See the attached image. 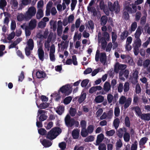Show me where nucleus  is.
Here are the masks:
<instances>
[{"label":"nucleus","mask_w":150,"mask_h":150,"mask_svg":"<svg viewBox=\"0 0 150 150\" xmlns=\"http://www.w3.org/2000/svg\"><path fill=\"white\" fill-rule=\"evenodd\" d=\"M61 129L59 127H54L52 128L47 133L46 138L52 140L55 138L57 135L62 132Z\"/></svg>","instance_id":"1"},{"label":"nucleus","mask_w":150,"mask_h":150,"mask_svg":"<svg viewBox=\"0 0 150 150\" xmlns=\"http://www.w3.org/2000/svg\"><path fill=\"white\" fill-rule=\"evenodd\" d=\"M65 123L66 125L68 127H71L74 126L77 127L79 125V122L75 120L73 118H71L70 115L68 114L64 118Z\"/></svg>","instance_id":"2"},{"label":"nucleus","mask_w":150,"mask_h":150,"mask_svg":"<svg viewBox=\"0 0 150 150\" xmlns=\"http://www.w3.org/2000/svg\"><path fill=\"white\" fill-rule=\"evenodd\" d=\"M132 99L131 98H127L124 96H121L119 100V103L121 105H124V108L125 109L127 108L131 104Z\"/></svg>","instance_id":"3"},{"label":"nucleus","mask_w":150,"mask_h":150,"mask_svg":"<svg viewBox=\"0 0 150 150\" xmlns=\"http://www.w3.org/2000/svg\"><path fill=\"white\" fill-rule=\"evenodd\" d=\"M108 6L110 11L113 12L115 11L116 13H117L120 11V7L117 1L116 3L115 1L113 4L111 2H109Z\"/></svg>","instance_id":"4"},{"label":"nucleus","mask_w":150,"mask_h":150,"mask_svg":"<svg viewBox=\"0 0 150 150\" xmlns=\"http://www.w3.org/2000/svg\"><path fill=\"white\" fill-rule=\"evenodd\" d=\"M59 92L66 95L68 96L71 93L72 90L71 89L69 85L67 84L61 87L59 90Z\"/></svg>","instance_id":"5"},{"label":"nucleus","mask_w":150,"mask_h":150,"mask_svg":"<svg viewBox=\"0 0 150 150\" xmlns=\"http://www.w3.org/2000/svg\"><path fill=\"white\" fill-rule=\"evenodd\" d=\"M36 13V9L35 7L32 6L30 7L25 13L27 18H28L29 20L35 15Z\"/></svg>","instance_id":"6"},{"label":"nucleus","mask_w":150,"mask_h":150,"mask_svg":"<svg viewBox=\"0 0 150 150\" xmlns=\"http://www.w3.org/2000/svg\"><path fill=\"white\" fill-rule=\"evenodd\" d=\"M142 27L139 26L134 34V37L136 39L134 40V42L141 43V40L140 38V37L142 33Z\"/></svg>","instance_id":"7"},{"label":"nucleus","mask_w":150,"mask_h":150,"mask_svg":"<svg viewBox=\"0 0 150 150\" xmlns=\"http://www.w3.org/2000/svg\"><path fill=\"white\" fill-rule=\"evenodd\" d=\"M111 86L110 83L106 81L104 84L103 89L100 91V93L102 95H104L111 90Z\"/></svg>","instance_id":"8"},{"label":"nucleus","mask_w":150,"mask_h":150,"mask_svg":"<svg viewBox=\"0 0 150 150\" xmlns=\"http://www.w3.org/2000/svg\"><path fill=\"white\" fill-rule=\"evenodd\" d=\"M94 1L92 0L89 4L88 6L87 7V10L88 11L92 12L93 15L95 16L97 15V11L94 7H91L94 3Z\"/></svg>","instance_id":"9"},{"label":"nucleus","mask_w":150,"mask_h":150,"mask_svg":"<svg viewBox=\"0 0 150 150\" xmlns=\"http://www.w3.org/2000/svg\"><path fill=\"white\" fill-rule=\"evenodd\" d=\"M45 112L43 110H38L37 117L39 116V115H41L39 117V121L42 122L47 119V116L45 114Z\"/></svg>","instance_id":"10"},{"label":"nucleus","mask_w":150,"mask_h":150,"mask_svg":"<svg viewBox=\"0 0 150 150\" xmlns=\"http://www.w3.org/2000/svg\"><path fill=\"white\" fill-rule=\"evenodd\" d=\"M141 45V43L134 42L133 45V52L135 56H137L139 53V48Z\"/></svg>","instance_id":"11"},{"label":"nucleus","mask_w":150,"mask_h":150,"mask_svg":"<svg viewBox=\"0 0 150 150\" xmlns=\"http://www.w3.org/2000/svg\"><path fill=\"white\" fill-rule=\"evenodd\" d=\"M38 53L39 59L42 61H43L45 58L44 52L42 47L40 46L38 50Z\"/></svg>","instance_id":"12"},{"label":"nucleus","mask_w":150,"mask_h":150,"mask_svg":"<svg viewBox=\"0 0 150 150\" xmlns=\"http://www.w3.org/2000/svg\"><path fill=\"white\" fill-rule=\"evenodd\" d=\"M76 60V55H74L72 56V60L70 59H67L66 62V64L67 65H70L73 63L74 65H77L78 64V63Z\"/></svg>","instance_id":"13"},{"label":"nucleus","mask_w":150,"mask_h":150,"mask_svg":"<svg viewBox=\"0 0 150 150\" xmlns=\"http://www.w3.org/2000/svg\"><path fill=\"white\" fill-rule=\"evenodd\" d=\"M27 15L26 13L23 14L22 13H20L18 15L17 17V19L18 21H21L23 20H25V21H28L29 20L28 18L26 17Z\"/></svg>","instance_id":"14"},{"label":"nucleus","mask_w":150,"mask_h":150,"mask_svg":"<svg viewBox=\"0 0 150 150\" xmlns=\"http://www.w3.org/2000/svg\"><path fill=\"white\" fill-rule=\"evenodd\" d=\"M36 25L37 23L35 20H31L29 23L28 26V28H29L30 30H33L36 27Z\"/></svg>","instance_id":"15"},{"label":"nucleus","mask_w":150,"mask_h":150,"mask_svg":"<svg viewBox=\"0 0 150 150\" xmlns=\"http://www.w3.org/2000/svg\"><path fill=\"white\" fill-rule=\"evenodd\" d=\"M100 60L101 63L105 64L107 61V56L105 53L103 52L100 53Z\"/></svg>","instance_id":"16"},{"label":"nucleus","mask_w":150,"mask_h":150,"mask_svg":"<svg viewBox=\"0 0 150 150\" xmlns=\"http://www.w3.org/2000/svg\"><path fill=\"white\" fill-rule=\"evenodd\" d=\"M132 110H134L139 116L140 117L142 114L141 108L138 106L132 107L131 108Z\"/></svg>","instance_id":"17"},{"label":"nucleus","mask_w":150,"mask_h":150,"mask_svg":"<svg viewBox=\"0 0 150 150\" xmlns=\"http://www.w3.org/2000/svg\"><path fill=\"white\" fill-rule=\"evenodd\" d=\"M36 74L37 78L39 79L44 78L46 76L45 73L41 70H38L36 72Z\"/></svg>","instance_id":"18"},{"label":"nucleus","mask_w":150,"mask_h":150,"mask_svg":"<svg viewBox=\"0 0 150 150\" xmlns=\"http://www.w3.org/2000/svg\"><path fill=\"white\" fill-rule=\"evenodd\" d=\"M104 138V135L102 134H98L97 136V139L96 141V145H98L100 144L101 142H102Z\"/></svg>","instance_id":"19"},{"label":"nucleus","mask_w":150,"mask_h":150,"mask_svg":"<svg viewBox=\"0 0 150 150\" xmlns=\"http://www.w3.org/2000/svg\"><path fill=\"white\" fill-rule=\"evenodd\" d=\"M42 144L44 147H48L52 145V143L50 141L45 139L42 140Z\"/></svg>","instance_id":"20"},{"label":"nucleus","mask_w":150,"mask_h":150,"mask_svg":"<svg viewBox=\"0 0 150 150\" xmlns=\"http://www.w3.org/2000/svg\"><path fill=\"white\" fill-rule=\"evenodd\" d=\"M140 117L142 120L149 121L150 120V113H142Z\"/></svg>","instance_id":"21"},{"label":"nucleus","mask_w":150,"mask_h":150,"mask_svg":"<svg viewBox=\"0 0 150 150\" xmlns=\"http://www.w3.org/2000/svg\"><path fill=\"white\" fill-rule=\"evenodd\" d=\"M27 43L28 46L26 47L33 50L34 46V42L33 40L31 38L29 39L27 41Z\"/></svg>","instance_id":"22"},{"label":"nucleus","mask_w":150,"mask_h":150,"mask_svg":"<svg viewBox=\"0 0 150 150\" xmlns=\"http://www.w3.org/2000/svg\"><path fill=\"white\" fill-rule=\"evenodd\" d=\"M86 93H82L79 98L78 99V102L81 103L83 102L86 98Z\"/></svg>","instance_id":"23"},{"label":"nucleus","mask_w":150,"mask_h":150,"mask_svg":"<svg viewBox=\"0 0 150 150\" xmlns=\"http://www.w3.org/2000/svg\"><path fill=\"white\" fill-rule=\"evenodd\" d=\"M43 12L41 9H39L38 10L36 16L37 19H40L43 16Z\"/></svg>","instance_id":"24"},{"label":"nucleus","mask_w":150,"mask_h":150,"mask_svg":"<svg viewBox=\"0 0 150 150\" xmlns=\"http://www.w3.org/2000/svg\"><path fill=\"white\" fill-rule=\"evenodd\" d=\"M36 104L38 108L41 109H45L48 107L49 106V103L46 102L42 103L39 105H38L37 103H36Z\"/></svg>","instance_id":"25"},{"label":"nucleus","mask_w":150,"mask_h":150,"mask_svg":"<svg viewBox=\"0 0 150 150\" xmlns=\"http://www.w3.org/2000/svg\"><path fill=\"white\" fill-rule=\"evenodd\" d=\"M122 146L123 144L121 140L120 139H119L117 140L115 144L116 150H119Z\"/></svg>","instance_id":"26"},{"label":"nucleus","mask_w":150,"mask_h":150,"mask_svg":"<svg viewBox=\"0 0 150 150\" xmlns=\"http://www.w3.org/2000/svg\"><path fill=\"white\" fill-rule=\"evenodd\" d=\"M108 17L106 16H102L100 18V24L102 25H105L108 21Z\"/></svg>","instance_id":"27"},{"label":"nucleus","mask_w":150,"mask_h":150,"mask_svg":"<svg viewBox=\"0 0 150 150\" xmlns=\"http://www.w3.org/2000/svg\"><path fill=\"white\" fill-rule=\"evenodd\" d=\"M128 35V32L127 30H125L121 34L120 39L122 40H124Z\"/></svg>","instance_id":"28"},{"label":"nucleus","mask_w":150,"mask_h":150,"mask_svg":"<svg viewBox=\"0 0 150 150\" xmlns=\"http://www.w3.org/2000/svg\"><path fill=\"white\" fill-rule=\"evenodd\" d=\"M104 100V97L103 96L99 95L97 96L95 98V100L97 103H100L103 102Z\"/></svg>","instance_id":"29"},{"label":"nucleus","mask_w":150,"mask_h":150,"mask_svg":"<svg viewBox=\"0 0 150 150\" xmlns=\"http://www.w3.org/2000/svg\"><path fill=\"white\" fill-rule=\"evenodd\" d=\"M126 132V130L125 131ZM124 140L125 142H128L129 141L130 135L127 132H125L123 135Z\"/></svg>","instance_id":"30"},{"label":"nucleus","mask_w":150,"mask_h":150,"mask_svg":"<svg viewBox=\"0 0 150 150\" xmlns=\"http://www.w3.org/2000/svg\"><path fill=\"white\" fill-rule=\"evenodd\" d=\"M79 132L77 129H74L72 132V135L74 139L78 138L79 136Z\"/></svg>","instance_id":"31"},{"label":"nucleus","mask_w":150,"mask_h":150,"mask_svg":"<svg viewBox=\"0 0 150 150\" xmlns=\"http://www.w3.org/2000/svg\"><path fill=\"white\" fill-rule=\"evenodd\" d=\"M148 139V138L146 137H144L141 139L139 143L140 148H141V146H143L145 144L146 142Z\"/></svg>","instance_id":"32"},{"label":"nucleus","mask_w":150,"mask_h":150,"mask_svg":"<svg viewBox=\"0 0 150 150\" xmlns=\"http://www.w3.org/2000/svg\"><path fill=\"white\" fill-rule=\"evenodd\" d=\"M125 126L128 127H129L130 126V122L129 118L128 116H126L125 119Z\"/></svg>","instance_id":"33"},{"label":"nucleus","mask_w":150,"mask_h":150,"mask_svg":"<svg viewBox=\"0 0 150 150\" xmlns=\"http://www.w3.org/2000/svg\"><path fill=\"white\" fill-rule=\"evenodd\" d=\"M113 125L115 129H117L118 127L120 124V121L118 118L115 119L113 121Z\"/></svg>","instance_id":"34"},{"label":"nucleus","mask_w":150,"mask_h":150,"mask_svg":"<svg viewBox=\"0 0 150 150\" xmlns=\"http://www.w3.org/2000/svg\"><path fill=\"white\" fill-rule=\"evenodd\" d=\"M137 23L136 22H134L131 25V32L132 33V32L134 31L137 27Z\"/></svg>","instance_id":"35"},{"label":"nucleus","mask_w":150,"mask_h":150,"mask_svg":"<svg viewBox=\"0 0 150 150\" xmlns=\"http://www.w3.org/2000/svg\"><path fill=\"white\" fill-rule=\"evenodd\" d=\"M76 110L75 108H71L69 110V114L72 117L75 116L76 113Z\"/></svg>","instance_id":"36"},{"label":"nucleus","mask_w":150,"mask_h":150,"mask_svg":"<svg viewBox=\"0 0 150 150\" xmlns=\"http://www.w3.org/2000/svg\"><path fill=\"white\" fill-rule=\"evenodd\" d=\"M138 142L135 140L131 145L130 150H137V149Z\"/></svg>","instance_id":"37"},{"label":"nucleus","mask_w":150,"mask_h":150,"mask_svg":"<svg viewBox=\"0 0 150 150\" xmlns=\"http://www.w3.org/2000/svg\"><path fill=\"white\" fill-rule=\"evenodd\" d=\"M64 108L63 106H59L56 110V112L59 115H61L63 113Z\"/></svg>","instance_id":"38"},{"label":"nucleus","mask_w":150,"mask_h":150,"mask_svg":"<svg viewBox=\"0 0 150 150\" xmlns=\"http://www.w3.org/2000/svg\"><path fill=\"white\" fill-rule=\"evenodd\" d=\"M129 89V84L128 82H126L125 83L124 86V91L126 93L128 92Z\"/></svg>","instance_id":"39"},{"label":"nucleus","mask_w":150,"mask_h":150,"mask_svg":"<svg viewBox=\"0 0 150 150\" xmlns=\"http://www.w3.org/2000/svg\"><path fill=\"white\" fill-rule=\"evenodd\" d=\"M94 126L93 125H89L87 127V129H86L87 132L89 134H91L94 130Z\"/></svg>","instance_id":"40"},{"label":"nucleus","mask_w":150,"mask_h":150,"mask_svg":"<svg viewBox=\"0 0 150 150\" xmlns=\"http://www.w3.org/2000/svg\"><path fill=\"white\" fill-rule=\"evenodd\" d=\"M138 71L135 70L132 74L133 78L137 83V79L138 78Z\"/></svg>","instance_id":"41"},{"label":"nucleus","mask_w":150,"mask_h":150,"mask_svg":"<svg viewBox=\"0 0 150 150\" xmlns=\"http://www.w3.org/2000/svg\"><path fill=\"white\" fill-rule=\"evenodd\" d=\"M7 2L6 0H0V8L3 9L6 6Z\"/></svg>","instance_id":"42"},{"label":"nucleus","mask_w":150,"mask_h":150,"mask_svg":"<svg viewBox=\"0 0 150 150\" xmlns=\"http://www.w3.org/2000/svg\"><path fill=\"white\" fill-rule=\"evenodd\" d=\"M89 81L88 79L83 80L81 83V86L82 87H86Z\"/></svg>","instance_id":"43"},{"label":"nucleus","mask_w":150,"mask_h":150,"mask_svg":"<svg viewBox=\"0 0 150 150\" xmlns=\"http://www.w3.org/2000/svg\"><path fill=\"white\" fill-rule=\"evenodd\" d=\"M94 139V137L92 135H91L86 137L84 140V141L86 142H88L93 141Z\"/></svg>","instance_id":"44"},{"label":"nucleus","mask_w":150,"mask_h":150,"mask_svg":"<svg viewBox=\"0 0 150 150\" xmlns=\"http://www.w3.org/2000/svg\"><path fill=\"white\" fill-rule=\"evenodd\" d=\"M72 98L71 96H68L64 100V103L67 105L69 104L72 100Z\"/></svg>","instance_id":"45"},{"label":"nucleus","mask_w":150,"mask_h":150,"mask_svg":"<svg viewBox=\"0 0 150 150\" xmlns=\"http://www.w3.org/2000/svg\"><path fill=\"white\" fill-rule=\"evenodd\" d=\"M38 133L40 135H44L47 134V131L44 128H40L38 130Z\"/></svg>","instance_id":"46"},{"label":"nucleus","mask_w":150,"mask_h":150,"mask_svg":"<svg viewBox=\"0 0 150 150\" xmlns=\"http://www.w3.org/2000/svg\"><path fill=\"white\" fill-rule=\"evenodd\" d=\"M77 0H71V9L73 11L75 8L77 4Z\"/></svg>","instance_id":"47"},{"label":"nucleus","mask_w":150,"mask_h":150,"mask_svg":"<svg viewBox=\"0 0 150 150\" xmlns=\"http://www.w3.org/2000/svg\"><path fill=\"white\" fill-rule=\"evenodd\" d=\"M120 109L119 107H115L114 109L115 115L117 117H118L120 115Z\"/></svg>","instance_id":"48"},{"label":"nucleus","mask_w":150,"mask_h":150,"mask_svg":"<svg viewBox=\"0 0 150 150\" xmlns=\"http://www.w3.org/2000/svg\"><path fill=\"white\" fill-rule=\"evenodd\" d=\"M102 48L103 50H105L107 45V42L105 39L102 38L101 41Z\"/></svg>","instance_id":"49"},{"label":"nucleus","mask_w":150,"mask_h":150,"mask_svg":"<svg viewBox=\"0 0 150 150\" xmlns=\"http://www.w3.org/2000/svg\"><path fill=\"white\" fill-rule=\"evenodd\" d=\"M15 35L16 34L15 32L13 31L8 35L7 37V39L9 40H11L14 38Z\"/></svg>","instance_id":"50"},{"label":"nucleus","mask_w":150,"mask_h":150,"mask_svg":"<svg viewBox=\"0 0 150 150\" xmlns=\"http://www.w3.org/2000/svg\"><path fill=\"white\" fill-rule=\"evenodd\" d=\"M78 32H75L74 35V40H76L77 38L78 40H80L81 37V33H79L78 35Z\"/></svg>","instance_id":"51"},{"label":"nucleus","mask_w":150,"mask_h":150,"mask_svg":"<svg viewBox=\"0 0 150 150\" xmlns=\"http://www.w3.org/2000/svg\"><path fill=\"white\" fill-rule=\"evenodd\" d=\"M141 13L140 11H138L136 13L135 16V20L137 21H138L140 20L141 16Z\"/></svg>","instance_id":"52"},{"label":"nucleus","mask_w":150,"mask_h":150,"mask_svg":"<svg viewBox=\"0 0 150 150\" xmlns=\"http://www.w3.org/2000/svg\"><path fill=\"white\" fill-rule=\"evenodd\" d=\"M86 129H83L81 132V135L83 137H87L88 134Z\"/></svg>","instance_id":"53"},{"label":"nucleus","mask_w":150,"mask_h":150,"mask_svg":"<svg viewBox=\"0 0 150 150\" xmlns=\"http://www.w3.org/2000/svg\"><path fill=\"white\" fill-rule=\"evenodd\" d=\"M113 115V111L112 110H110L107 113V118L108 119H111Z\"/></svg>","instance_id":"54"},{"label":"nucleus","mask_w":150,"mask_h":150,"mask_svg":"<svg viewBox=\"0 0 150 150\" xmlns=\"http://www.w3.org/2000/svg\"><path fill=\"white\" fill-rule=\"evenodd\" d=\"M33 50L30 49L29 47H26L25 48V52L26 55L28 56H30L31 54V51L32 50Z\"/></svg>","instance_id":"55"},{"label":"nucleus","mask_w":150,"mask_h":150,"mask_svg":"<svg viewBox=\"0 0 150 150\" xmlns=\"http://www.w3.org/2000/svg\"><path fill=\"white\" fill-rule=\"evenodd\" d=\"M59 146L62 150H64L66 148V144L65 142H62L59 144Z\"/></svg>","instance_id":"56"},{"label":"nucleus","mask_w":150,"mask_h":150,"mask_svg":"<svg viewBox=\"0 0 150 150\" xmlns=\"http://www.w3.org/2000/svg\"><path fill=\"white\" fill-rule=\"evenodd\" d=\"M141 91V89L139 83L137 84L136 86L135 92L137 94H139L140 93Z\"/></svg>","instance_id":"57"},{"label":"nucleus","mask_w":150,"mask_h":150,"mask_svg":"<svg viewBox=\"0 0 150 150\" xmlns=\"http://www.w3.org/2000/svg\"><path fill=\"white\" fill-rule=\"evenodd\" d=\"M99 145L98 147L99 150H106V147L104 144L102 143Z\"/></svg>","instance_id":"58"},{"label":"nucleus","mask_w":150,"mask_h":150,"mask_svg":"<svg viewBox=\"0 0 150 150\" xmlns=\"http://www.w3.org/2000/svg\"><path fill=\"white\" fill-rule=\"evenodd\" d=\"M115 132V130L112 129L110 131H107L106 132V133L107 136H111L114 135Z\"/></svg>","instance_id":"59"},{"label":"nucleus","mask_w":150,"mask_h":150,"mask_svg":"<svg viewBox=\"0 0 150 150\" xmlns=\"http://www.w3.org/2000/svg\"><path fill=\"white\" fill-rule=\"evenodd\" d=\"M117 134L119 137L122 138L123 134V131L122 128H120L118 131Z\"/></svg>","instance_id":"60"},{"label":"nucleus","mask_w":150,"mask_h":150,"mask_svg":"<svg viewBox=\"0 0 150 150\" xmlns=\"http://www.w3.org/2000/svg\"><path fill=\"white\" fill-rule=\"evenodd\" d=\"M30 29L28 28V26H26L25 27V32L26 36H29L31 34V32Z\"/></svg>","instance_id":"61"},{"label":"nucleus","mask_w":150,"mask_h":150,"mask_svg":"<svg viewBox=\"0 0 150 150\" xmlns=\"http://www.w3.org/2000/svg\"><path fill=\"white\" fill-rule=\"evenodd\" d=\"M107 98L108 103H110L112 101L113 99V96L111 94H108L107 96Z\"/></svg>","instance_id":"62"},{"label":"nucleus","mask_w":150,"mask_h":150,"mask_svg":"<svg viewBox=\"0 0 150 150\" xmlns=\"http://www.w3.org/2000/svg\"><path fill=\"white\" fill-rule=\"evenodd\" d=\"M16 27V23L14 21H12L11 25V30H12L14 31Z\"/></svg>","instance_id":"63"},{"label":"nucleus","mask_w":150,"mask_h":150,"mask_svg":"<svg viewBox=\"0 0 150 150\" xmlns=\"http://www.w3.org/2000/svg\"><path fill=\"white\" fill-rule=\"evenodd\" d=\"M103 112V110L102 108H99L96 112V117H98L100 116V115L102 114Z\"/></svg>","instance_id":"64"}]
</instances>
